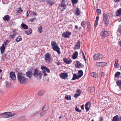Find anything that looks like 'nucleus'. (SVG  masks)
I'll list each match as a JSON object with an SVG mask.
<instances>
[{"label": "nucleus", "instance_id": "nucleus-12", "mask_svg": "<svg viewBox=\"0 0 121 121\" xmlns=\"http://www.w3.org/2000/svg\"><path fill=\"white\" fill-rule=\"evenodd\" d=\"M41 74V73L40 72H39V71L37 69H35L33 75L35 77H40Z\"/></svg>", "mask_w": 121, "mask_h": 121}, {"label": "nucleus", "instance_id": "nucleus-51", "mask_svg": "<svg viewBox=\"0 0 121 121\" xmlns=\"http://www.w3.org/2000/svg\"><path fill=\"white\" fill-rule=\"evenodd\" d=\"M36 19V18L35 17L33 18H31L30 19V21L31 22H32L34 21Z\"/></svg>", "mask_w": 121, "mask_h": 121}, {"label": "nucleus", "instance_id": "nucleus-41", "mask_svg": "<svg viewBox=\"0 0 121 121\" xmlns=\"http://www.w3.org/2000/svg\"><path fill=\"white\" fill-rule=\"evenodd\" d=\"M78 0H71V1L73 5L78 3Z\"/></svg>", "mask_w": 121, "mask_h": 121}, {"label": "nucleus", "instance_id": "nucleus-53", "mask_svg": "<svg viewBox=\"0 0 121 121\" xmlns=\"http://www.w3.org/2000/svg\"><path fill=\"white\" fill-rule=\"evenodd\" d=\"M101 77H104V73L103 72H101L100 73Z\"/></svg>", "mask_w": 121, "mask_h": 121}, {"label": "nucleus", "instance_id": "nucleus-11", "mask_svg": "<svg viewBox=\"0 0 121 121\" xmlns=\"http://www.w3.org/2000/svg\"><path fill=\"white\" fill-rule=\"evenodd\" d=\"M100 35L103 38H104L105 37H107L109 35V34L108 31L104 30L101 32Z\"/></svg>", "mask_w": 121, "mask_h": 121}, {"label": "nucleus", "instance_id": "nucleus-34", "mask_svg": "<svg viewBox=\"0 0 121 121\" xmlns=\"http://www.w3.org/2000/svg\"><path fill=\"white\" fill-rule=\"evenodd\" d=\"M121 73L120 72H117L115 74L114 77L115 78L119 77V76L120 75Z\"/></svg>", "mask_w": 121, "mask_h": 121}, {"label": "nucleus", "instance_id": "nucleus-49", "mask_svg": "<svg viewBox=\"0 0 121 121\" xmlns=\"http://www.w3.org/2000/svg\"><path fill=\"white\" fill-rule=\"evenodd\" d=\"M76 92L78 93V94H80L81 93V91L80 89H77Z\"/></svg>", "mask_w": 121, "mask_h": 121}, {"label": "nucleus", "instance_id": "nucleus-42", "mask_svg": "<svg viewBox=\"0 0 121 121\" xmlns=\"http://www.w3.org/2000/svg\"><path fill=\"white\" fill-rule=\"evenodd\" d=\"M21 8L20 7L18 9H17V13H20L22 12L23 10L21 9Z\"/></svg>", "mask_w": 121, "mask_h": 121}, {"label": "nucleus", "instance_id": "nucleus-3", "mask_svg": "<svg viewBox=\"0 0 121 121\" xmlns=\"http://www.w3.org/2000/svg\"><path fill=\"white\" fill-rule=\"evenodd\" d=\"M51 45L52 48L54 51L56 52L58 54H60L61 53L60 51V48L56 42L54 41H52L51 42Z\"/></svg>", "mask_w": 121, "mask_h": 121}, {"label": "nucleus", "instance_id": "nucleus-50", "mask_svg": "<svg viewBox=\"0 0 121 121\" xmlns=\"http://www.w3.org/2000/svg\"><path fill=\"white\" fill-rule=\"evenodd\" d=\"M75 110L76 111L78 112H80L81 111V110H79V108H78L77 107H76L75 108Z\"/></svg>", "mask_w": 121, "mask_h": 121}, {"label": "nucleus", "instance_id": "nucleus-28", "mask_svg": "<svg viewBox=\"0 0 121 121\" xmlns=\"http://www.w3.org/2000/svg\"><path fill=\"white\" fill-rule=\"evenodd\" d=\"M99 19V17H96V20L94 23V26L95 27L97 26L98 24V21Z\"/></svg>", "mask_w": 121, "mask_h": 121}, {"label": "nucleus", "instance_id": "nucleus-57", "mask_svg": "<svg viewBox=\"0 0 121 121\" xmlns=\"http://www.w3.org/2000/svg\"><path fill=\"white\" fill-rule=\"evenodd\" d=\"M55 63L57 64L58 65H60L61 64V63L60 62H59L58 63L57 62H55Z\"/></svg>", "mask_w": 121, "mask_h": 121}, {"label": "nucleus", "instance_id": "nucleus-56", "mask_svg": "<svg viewBox=\"0 0 121 121\" xmlns=\"http://www.w3.org/2000/svg\"><path fill=\"white\" fill-rule=\"evenodd\" d=\"M38 112V111H36L34 112H33V114L34 115H35Z\"/></svg>", "mask_w": 121, "mask_h": 121}, {"label": "nucleus", "instance_id": "nucleus-24", "mask_svg": "<svg viewBox=\"0 0 121 121\" xmlns=\"http://www.w3.org/2000/svg\"><path fill=\"white\" fill-rule=\"evenodd\" d=\"M32 72L31 71L27 72L26 73V77L29 78V79H31L32 76Z\"/></svg>", "mask_w": 121, "mask_h": 121}, {"label": "nucleus", "instance_id": "nucleus-20", "mask_svg": "<svg viewBox=\"0 0 121 121\" xmlns=\"http://www.w3.org/2000/svg\"><path fill=\"white\" fill-rule=\"evenodd\" d=\"M80 78V76L78 75H76V74H74L71 80H74L76 79H79Z\"/></svg>", "mask_w": 121, "mask_h": 121}, {"label": "nucleus", "instance_id": "nucleus-21", "mask_svg": "<svg viewBox=\"0 0 121 121\" xmlns=\"http://www.w3.org/2000/svg\"><path fill=\"white\" fill-rule=\"evenodd\" d=\"M116 83L117 85L119 87L120 90L121 91V80L117 81Z\"/></svg>", "mask_w": 121, "mask_h": 121}, {"label": "nucleus", "instance_id": "nucleus-33", "mask_svg": "<svg viewBox=\"0 0 121 121\" xmlns=\"http://www.w3.org/2000/svg\"><path fill=\"white\" fill-rule=\"evenodd\" d=\"M32 32V30L31 29H29V30L26 31L25 32V33L27 35H29Z\"/></svg>", "mask_w": 121, "mask_h": 121}, {"label": "nucleus", "instance_id": "nucleus-14", "mask_svg": "<svg viewBox=\"0 0 121 121\" xmlns=\"http://www.w3.org/2000/svg\"><path fill=\"white\" fill-rule=\"evenodd\" d=\"M80 42L79 41H78L75 43L74 48L75 49H78L80 48Z\"/></svg>", "mask_w": 121, "mask_h": 121}, {"label": "nucleus", "instance_id": "nucleus-46", "mask_svg": "<svg viewBox=\"0 0 121 121\" xmlns=\"http://www.w3.org/2000/svg\"><path fill=\"white\" fill-rule=\"evenodd\" d=\"M80 95V94H75L74 97L75 98H77Z\"/></svg>", "mask_w": 121, "mask_h": 121}, {"label": "nucleus", "instance_id": "nucleus-62", "mask_svg": "<svg viewBox=\"0 0 121 121\" xmlns=\"http://www.w3.org/2000/svg\"><path fill=\"white\" fill-rule=\"evenodd\" d=\"M103 118L102 117H101L100 118V119L99 120L100 121H103Z\"/></svg>", "mask_w": 121, "mask_h": 121}, {"label": "nucleus", "instance_id": "nucleus-15", "mask_svg": "<svg viewBox=\"0 0 121 121\" xmlns=\"http://www.w3.org/2000/svg\"><path fill=\"white\" fill-rule=\"evenodd\" d=\"M10 77L13 80H14L16 79V76L15 73L14 72H11L10 73Z\"/></svg>", "mask_w": 121, "mask_h": 121}, {"label": "nucleus", "instance_id": "nucleus-47", "mask_svg": "<svg viewBox=\"0 0 121 121\" xmlns=\"http://www.w3.org/2000/svg\"><path fill=\"white\" fill-rule=\"evenodd\" d=\"M45 113V111H43V112H42L40 113V116H42L44 115Z\"/></svg>", "mask_w": 121, "mask_h": 121}, {"label": "nucleus", "instance_id": "nucleus-37", "mask_svg": "<svg viewBox=\"0 0 121 121\" xmlns=\"http://www.w3.org/2000/svg\"><path fill=\"white\" fill-rule=\"evenodd\" d=\"M78 74H79L78 75L80 76V77H81L82 76L83 74V72L82 70H79L78 71Z\"/></svg>", "mask_w": 121, "mask_h": 121}, {"label": "nucleus", "instance_id": "nucleus-8", "mask_svg": "<svg viewBox=\"0 0 121 121\" xmlns=\"http://www.w3.org/2000/svg\"><path fill=\"white\" fill-rule=\"evenodd\" d=\"M59 7L61 11L62 12L66 8V5L65 3L64 0H63L61 2L60 4L59 5Z\"/></svg>", "mask_w": 121, "mask_h": 121}, {"label": "nucleus", "instance_id": "nucleus-6", "mask_svg": "<svg viewBox=\"0 0 121 121\" xmlns=\"http://www.w3.org/2000/svg\"><path fill=\"white\" fill-rule=\"evenodd\" d=\"M9 42V40H7L5 41L2 44L1 48H0L1 54H2L4 53L6 47L7 46Z\"/></svg>", "mask_w": 121, "mask_h": 121}, {"label": "nucleus", "instance_id": "nucleus-60", "mask_svg": "<svg viewBox=\"0 0 121 121\" xmlns=\"http://www.w3.org/2000/svg\"><path fill=\"white\" fill-rule=\"evenodd\" d=\"M118 121H121V116L118 118Z\"/></svg>", "mask_w": 121, "mask_h": 121}, {"label": "nucleus", "instance_id": "nucleus-45", "mask_svg": "<svg viewBox=\"0 0 121 121\" xmlns=\"http://www.w3.org/2000/svg\"><path fill=\"white\" fill-rule=\"evenodd\" d=\"M101 10L100 9H98L97 10V13L98 15H100L101 14Z\"/></svg>", "mask_w": 121, "mask_h": 121}, {"label": "nucleus", "instance_id": "nucleus-59", "mask_svg": "<svg viewBox=\"0 0 121 121\" xmlns=\"http://www.w3.org/2000/svg\"><path fill=\"white\" fill-rule=\"evenodd\" d=\"M32 15H34L36 16V12H32Z\"/></svg>", "mask_w": 121, "mask_h": 121}, {"label": "nucleus", "instance_id": "nucleus-2", "mask_svg": "<svg viewBox=\"0 0 121 121\" xmlns=\"http://www.w3.org/2000/svg\"><path fill=\"white\" fill-rule=\"evenodd\" d=\"M113 17V14L111 13H108L106 14L103 13V20L104 24L106 26H108L109 23V18H110Z\"/></svg>", "mask_w": 121, "mask_h": 121}, {"label": "nucleus", "instance_id": "nucleus-22", "mask_svg": "<svg viewBox=\"0 0 121 121\" xmlns=\"http://www.w3.org/2000/svg\"><path fill=\"white\" fill-rule=\"evenodd\" d=\"M63 60L64 62L67 64H71L72 62V60L71 59L68 60L66 58H64Z\"/></svg>", "mask_w": 121, "mask_h": 121}, {"label": "nucleus", "instance_id": "nucleus-1", "mask_svg": "<svg viewBox=\"0 0 121 121\" xmlns=\"http://www.w3.org/2000/svg\"><path fill=\"white\" fill-rule=\"evenodd\" d=\"M17 78L18 81L21 84H24L27 81V79L25 77V75L22 73H18Z\"/></svg>", "mask_w": 121, "mask_h": 121}, {"label": "nucleus", "instance_id": "nucleus-61", "mask_svg": "<svg viewBox=\"0 0 121 121\" xmlns=\"http://www.w3.org/2000/svg\"><path fill=\"white\" fill-rule=\"evenodd\" d=\"M84 61H85L86 62V59L85 57V56H84Z\"/></svg>", "mask_w": 121, "mask_h": 121}, {"label": "nucleus", "instance_id": "nucleus-38", "mask_svg": "<svg viewBox=\"0 0 121 121\" xmlns=\"http://www.w3.org/2000/svg\"><path fill=\"white\" fill-rule=\"evenodd\" d=\"M48 106L46 105H44L42 109L43 111H45L47 110L48 109Z\"/></svg>", "mask_w": 121, "mask_h": 121}, {"label": "nucleus", "instance_id": "nucleus-32", "mask_svg": "<svg viewBox=\"0 0 121 121\" xmlns=\"http://www.w3.org/2000/svg\"><path fill=\"white\" fill-rule=\"evenodd\" d=\"M21 27L24 29H27L28 28V26L26 25L25 24L22 23L21 24Z\"/></svg>", "mask_w": 121, "mask_h": 121}, {"label": "nucleus", "instance_id": "nucleus-9", "mask_svg": "<svg viewBox=\"0 0 121 121\" xmlns=\"http://www.w3.org/2000/svg\"><path fill=\"white\" fill-rule=\"evenodd\" d=\"M103 57V56L101 54H95L93 56V58L94 60H97L102 59Z\"/></svg>", "mask_w": 121, "mask_h": 121}, {"label": "nucleus", "instance_id": "nucleus-52", "mask_svg": "<svg viewBox=\"0 0 121 121\" xmlns=\"http://www.w3.org/2000/svg\"><path fill=\"white\" fill-rule=\"evenodd\" d=\"M30 12L29 11L27 10V14L26 15L27 17H28L29 16L30 14Z\"/></svg>", "mask_w": 121, "mask_h": 121}, {"label": "nucleus", "instance_id": "nucleus-44", "mask_svg": "<svg viewBox=\"0 0 121 121\" xmlns=\"http://www.w3.org/2000/svg\"><path fill=\"white\" fill-rule=\"evenodd\" d=\"M118 31L119 33L121 34V24L120 25L118 29Z\"/></svg>", "mask_w": 121, "mask_h": 121}, {"label": "nucleus", "instance_id": "nucleus-13", "mask_svg": "<svg viewBox=\"0 0 121 121\" xmlns=\"http://www.w3.org/2000/svg\"><path fill=\"white\" fill-rule=\"evenodd\" d=\"M106 64L103 62H97L96 64V65L98 67H100L104 66Z\"/></svg>", "mask_w": 121, "mask_h": 121}, {"label": "nucleus", "instance_id": "nucleus-39", "mask_svg": "<svg viewBox=\"0 0 121 121\" xmlns=\"http://www.w3.org/2000/svg\"><path fill=\"white\" fill-rule=\"evenodd\" d=\"M80 12L79 10V9L78 8H77L76 11V15H78L80 14Z\"/></svg>", "mask_w": 121, "mask_h": 121}, {"label": "nucleus", "instance_id": "nucleus-63", "mask_svg": "<svg viewBox=\"0 0 121 121\" xmlns=\"http://www.w3.org/2000/svg\"><path fill=\"white\" fill-rule=\"evenodd\" d=\"M120 0H114V1L115 2H118Z\"/></svg>", "mask_w": 121, "mask_h": 121}, {"label": "nucleus", "instance_id": "nucleus-27", "mask_svg": "<svg viewBox=\"0 0 121 121\" xmlns=\"http://www.w3.org/2000/svg\"><path fill=\"white\" fill-rule=\"evenodd\" d=\"M91 76L95 78H97L98 77V74L95 72H92L91 73Z\"/></svg>", "mask_w": 121, "mask_h": 121}, {"label": "nucleus", "instance_id": "nucleus-5", "mask_svg": "<svg viewBox=\"0 0 121 121\" xmlns=\"http://www.w3.org/2000/svg\"><path fill=\"white\" fill-rule=\"evenodd\" d=\"M45 62L47 64L49 63L52 60V57L49 53H47L44 55Z\"/></svg>", "mask_w": 121, "mask_h": 121}, {"label": "nucleus", "instance_id": "nucleus-23", "mask_svg": "<svg viewBox=\"0 0 121 121\" xmlns=\"http://www.w3.org/2000/svg\"><path fill=\"white\" fill-rule=\"evenodd\" d=\"M82 65V64L80 62L77 61L76 62V64L75 65V67L78 68H79Z\"/></svg>", "mask_w": 121, "mask_h": 121}, {"label": "nucleus", "instance_id": "nucleus-29", "mask_svg": "<svg viewBox=\"0 0 121 121\" xmlns=\"http://www.w3.org/2000/svg\"><path fill=\"white\" fill-rule=\"evenodd\" d=\"M78 54V52H76L73 54L72 58L73 59H76L77 57Z\"/></svg>", "mask_w": 121, "mask_h": 121}, {"label": "nucleus", "instance_id": "nucleus-25", "mask_svg": "<svg viewBox=\"0 0 121 121\" xmlns=\"http://www.w3.org/2000/svg\"><path fill=\"white\" fill-rule=\"evenodd\" d=\"M45 92V91L44 90H40L38 92V95L39 96H42L44 94Z\"/></svg>", "mask_w": 121, "mask_h": 121}, {"label": "nucleus", "instance_id": "nucleus-36", "mask_svg": "<svg viewBox=\"0 0 121 121\" xmlns=\"http://www.w3.org/2000/svg\"><path fill=\"white\" fill-rule=\"evenodd\" d=\"M22 39L20 36H18L16 38V41L18 42L22 40Z\"/></svg>", "mask_w": 121, "mask_h": 121}, {"label": "nucleus", "instance_id": "nucleus-31", "mask_svg": "<svg viewBox=\"0 0 121 121\" xmlns=\"http://www.w3.org/2000/svg\"><path fill=\"white\" fill-rule=\"evenodd\" d=\"M119 116L118 115L115 116L113 118L112 121H118Z\"/></svg>", "mask_w": 121, "mask_h": 121}, {"label": "nucleus", "instance_id": "nucleus-16", "mask_svg": "<svg viewBox=\"0 0 121 121\" xmlns=\"http://www.w3.org/2000/svg\"><path fill=\"white\" fill-rule=\"evenodd\" d=\"M91 103L90 102H88L86 103L85 105V108L86 112L89 111L91 106Z\"/></svg>", "mask_w": 121, "mask_h": 121}, {"label": "nucleus", "instance_id": "nucleus-30", "mask_svg": "<svg viewBox=\"0 0 121 121\" xmlns=\"http://www.w3.org/2000/svg\"><path fill=\"white\" fill-rule=\"evenodd\" d=\"M117 16H119L121 15V8L118 10L116 12Z\"/></svg>", "mask_w": 121, "mask_h": 121}, {"label": "nucleus", "instance_id": "nucleus-17", "mask_svg": "<svg viewBox=\"0 0 121 121\" xmlns=\"http://www.w3.org/2000/svg\"><path fill=\"white\" fill-rule=\"evenodd\" d=\"M60 77L63 79L66 78L68 77V74L67 73H62L60 75Z\"/></svg>", "mask_w": 121, "mask_h": 121}, {"label": "nucleus", "instance_id": "nucleus-40", "mask_svg": "<svg viewBox=\"0 0 121 121\" xmlns=\"http://www.w3.org/2000/svg\"><path fill=\"white\" fill-rule=\"evenodd\" d=\"M65 98L67 100H70L71 99V96L69 95H66L65 97Z\"/></svg>", "mask_w": 121, "mask_h": 121}, {"label": "nucleus", "instance_id": "nucleus-54", "mask_svg": "<svg viewBox=\"0 0 121 121\" xmlns=\"http://www.w3.org/2000/svg\"><path fill=\"white\" fill-rule=\"evenodd\" d=\"M91 25L89 26H87V29L88 30H89L91 29Z\"/></svg>", "mask_w": 121, "mask_h": 121}, {"label": "nucleus", "instance_id": "nucleus-7", "mask_svg": "<svg viewBox=\"0 0 121 121\" xmlns=\"http://www.w3.org/2000/svg\"><path fill=\"white\" fill-rule=\"evenodd\" d=\"M41 69L43 70L42 73H43L44 76H47V74L46 73V71L48 73H50L49 69L47 67L44 65L41 66Z\"/></svg>", "mask_w": 121, "mask_h": 121}, {"label": "nucleus", "instance_id": "nucleus-35", "mask_svg": "<svg viewBox=\"0 0 121 121\" xmlns=\"http://www.w3.org/2000/svg\"><path fill=\"white\" fill-rule=\"evenodd\" d=\"M38 31L40 33H42L43 32L42 29V26H41L38 27Z\"/></svg>", "mask_w": 121, "mask_h": 121}, {"label": "nucleus", "instance_id": "nucleus-48", "mask_svg": "<svg viewBox=\"0 0 121 121\" xmlns=\"http://www.w3.org/2000/svg\"><path fill=\"white\" fill-rule=\"evenodd\" d=\"M15 36H14V35H13V34L11 35H10L9 37L10 39H12Z\"/></svg>", "mask_w": 121, "mask_h": 121}, {"label": "nucleus", "instance_id": "nucleus-26", "mask_svg": "<svg viewBox=\"0 0 121 121\" xmlns=\"http://www.w3.org/2000/svg\"><path fill=\"white\" fill-rule=\"evenodd\" d=\"M118 60L117 59H116L115 60V62L114 64V66L116 68H118L119 67V64L118 63Z\"/></svg>", "mask_w": 121, "mask_h": 121}, {"label": "nucleus", "instance_id": "nucleus-10", "mask_svg": "<svg viewBox=\"0 0 121 121\" xmlns=\"http://www.w3.org/2000/svg\"><path fill=\"white\" fill-rule=\"evenodd\" d=\"M71 33L69 31L64 32L62 34V36L65 38H69L71 34Z\"/></svg>", "mask_w": 121, "mask_h": 121}, {"label": "nucleus", "instance_id": "nucleus-18", "mask_svg": "<svg viewBox=\"0 0 121 121\" xmlns=\"http://www.w3.org/2000/svg\"><path fill=\"white\" fill-rule=\"evenodd\" d=\"M88 91L90 94H92L95 92L94 88L92 87H90L88 89Z\"/></svg>", "mask_w": 121, "mask_h": 121}, {"label": "nucleus", "instance_id": "nucleus-43", "mask_svg": "<svg viewBox=\"0 0 121 121\" xmlns=\"http://www.w3.org/2000/svg\"><path fill=\"white\" fill-rule=\"evenodd\" d=\"M48 3L51 5H52L54 4V2L53 1H51L50 0L48 1Z\"/></svg>", "mask_w": 121, "mask_h": 121}, {"label": "nucleus", "instance_id": "nucleus-58", "mask_svg": "<svg viewBox=\"0 0 121 121\" xmlns=\"http://www.w3.org/2000/svg\"><path fill=\"white\" fill-rule=\"evenodd\" d=\"M11 25H14L15 24V23L14 22H13V21H12V22L11 21Z\"/></svg>", "mask_w": 121, "mask_h": 121}, {"label": "nucleus", "instance_id": "nucleus-64", "mask_svg": "<svg viewBox=\"0 0 121 121\" xmlns=\"http://www.w3.org/2000/svg\"><path fill=\"white\" fill-rule=\"evenodd\" d=\"M119 45L121 47V40L119 42Z\"/></svg>", "mask_w": 121, "mask_h": 121}, {"label": "nucleus", "instance_id": "nucleus-19", "mask_svg": "<svg viewBox=\"0 0 121 121\" xmlns=\"http://www.w3.org/2000/svg\"><path fill=\"white\" fill-rule=\"evenodd\" d=\"M10 16L8 15H5L3 18V20L4 21H6L9 22L10 21Z\"/></svg>", "mask_w": 121, "mask_h": 121}, {"label": "nucleus", "instance_id": "nucleus-4", "mask_svg": "<svg viewBox=\"0 0 121 121\" xmlns=\"http://www.w3.org/2000/svg\"><path fill=\"white\" fill-rule=\"evenodd\" d=\"M15 115L14 113L12 114L11 112H6L0 114V118L10 117L14 116Z\"/></svg>", "mask_w": 121, "mask_h": 121}, {"label": "nucleus", "instance_id": "nucleus-55", "mask_svg": "<svg viewBox=\"0 0 121 121\" xmlns=\"http://www.w3.org/2000/svg\"><path fill=\"white\" fill-rule=\"evenodd\" d=\"M13 35H14V36H15L17 34V33L16 32H15L14 31H13Z\"/></svg>", "mask_w": 121, "mask_h": 121}]
</instances>
